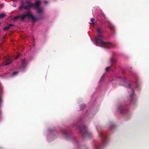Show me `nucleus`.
<instances>
[{"mask_svg": "<svg viewBox=\"0 0 149 149\" xmlns=\"http://www.w3.org/2000/svg\"><path fill=\"white\" fill-rule=\"evenodd\" d=\"M21 6L19 8V9H21L22 8H24L22 6L21 2Z\"/></svg>", "mask_w": 149, "mask_h": 149, "instance_id": "obj_23", "label": "nucleus"}, {"mask_svg": "<svg viewBox=\"0 0 149 149\" xmlns=\"http://www.w3.org/2000/svg\"><path fill=\"white\" fill-rule=\"evenodd\" d=\"M2 89L1 88V87L0 88V105L1 104L2 102L3 99L2 97Z\"/></svg>", "mask_w": 149, "mask_h": 149, "instance_id": "obj_9", "label": "nucleus"}, {"mask_svg": "<svg viewBox=\"0 0 149 149\" xmlns=\"http://www.w3.org/2000/svg\"><path fill=\"white\" fill-rule=\"evenodd\" d=\"M108 27L111 30H112L113 29V26H111L109 23L108 24Z\"/></svg>", "mask_w": 149, "mask_h": 149, "instance_id": "obj_15", "label": "nucleus"}, {"mask_svg": "<svg viewBox=\"0 0 149 149\" xmlns=\"http://www.w3.org/2000/svg\"><path fill=\"white\" fill-rule=\"evenodd\" d=\"M62 133L64 134V135H67L68 133V131L67 130H63L62 131Z\"/></svg>", "mask_w": 149, "mask_h": 149, "instance_id": "obj_13", "label": "nucleus"}, {"mask_svg": "<svg viewBox=\"0 0 149 149\" xmlns=\"http://www.w3.org/2000/svg\"><path fill=\"white\" fill-rule=\"evenodd\" d=\"M99 136L100 137H102L103 136V134L102 133H100L99 134Z\"/></svg>", "mask_w": 149, "mask_h": 149, "instance_id": "obj_20", "label": "nucleus"}, {"mask_svg": "<svg viewBox=\"0 0 149 149\" xmlns=\"http://www.w3.org/2000/svg\"><path fill=\"white\" fill-rule=\"evenodd\" d=\"M103 144L105 143V142H104V141H103Z\"/></svg>", "mask_w": 149, "mask_h": 149, "instance_id": "obj_27", "label": "nucleus"}, {"mask_svg": "<svg viewBox=\"0 0 149 149\" xmlns=\"http://www.w3.org/2000/svg\"><path fill=\"white\" fill-rule=\"evenodd\" d=\"M26 65V61L25 59L22 61V65L21 67V68H25Z\"/></svg>", "mask_w": 149, "mask_h": 149, "instance_id": "obj_7", "label": "nucleus"}, {"mask_svg": "<svg viewBox=\"0 0 149 149\" xmlns=\"http://www.w3.org/2000/svg\"><path fill=\"white\" fill-rule=\"evenodd\" d=\"M101 15L105 19L106 18V17L105 15L103 13H102L101 14Z\"/></svg>", "mask_w": 149, "mask_h": 149, "instance_id": "obj_19", "label": "nucleus"}, {"mask_svg": "<svg viewBox=\"0 0 149 149\" xmlns=\"http://www.w3.org/2000/svg\"><path fill=\"white\" fill-rule=\"evenodd\" d=\"M100 148H101L100 146H98L95 148V149H100Z\"/></svg>", "mask_w": 149, "mask_h": 149, "instance_id": "obj_22", "label": "nucleus"}, {"mask_svg": "<svg viewBox=\"0 0 149 149\" xmlns=\"http://www.w3.org/2000/svg\"><path fill=\"white\" fill-rule=\"evenodd\" d=\"M134 95V91H133V89H132V93H131V95H130V97L132 100L133 99Z\"/></svg>", "mask_w": 149, "mask_h": 149, "instance_id": "obj_11", "label": "nucleus"}, {"mask_svg": "<svg viewBox=\"0 0 149 149\" xmlns=\"http://www.w3.org/2000/svg\"><path fill=\"white\" fill-rule=\"evenodd\" d=\"M13 6L14 7H15L16 6V5H13Z\"/></svg>", "mask_w": 149, "mask_h": 149, "instance_id": "obj_26", "label": "nucleus"}, {"mask_svg": "<svg viewBox=\"0 0 149 149\" xmlns=\"http://www.w3.org/2000/svg\"><path fill=\"white\" fill-rule=\"evenodd\" d=\"M116 61V60L115 59L113 58H111L110 59V62L111 63V65H113L115 64Z\"/></svg>", "mask_w": 149, "mask_h": 149, "instance_id": "obj_10", "label": "nucleus"}, {"mask_svg": "<svg viewBox=\"0 0 149 149\" xmlns=\"http://www.w3.org/2000/svg\"><path fill=\"white\" fill-rule=\"evenodd\" d=\"M14 26V25L13 24H10L8 26H5L3 29L4 30H8L12 26Z\"/></svg>", "mask_w": 149, "mask_h": 149, "instance_id": "obj_8", "label": "nucleus"}, {"mask_svg": "<svg viewBox=\"0 0 149 149\" xmlns=\"http://www.w3.org/2000/svg\"><path fill=\"white\" fill-rule=\"evenodd\" d=\"M6 16V15L4 14H0V19L3 18Z\"/></svg>", "mask_w": 149, "mask_h": 149, "instance_id": "obj_14", "label": "nucleus"}, {"mask_svg": "<svg viewBox=\"0 0 149 149\" xmlns=\"http://www.w3.org/2000/svg\"><path fill=\"white\" fill-rule=\"evenodd\" d=\"M1 24V22H0V24Z\"/></svg>", "mask_w": 149, "mask_h": 149, "instance_id": "obj_28", "label": "nucleus"}, {"mask_svg": "<svg viewBox=\"0 0 149 149\" xmlns=\"http://www.w3.org/2000/svg\"><path fill=\"white\" fill-rule=\"evenodd\" d=\"M94 21L95 19L94 18H91V24L94 25L95 24Z\"/></svg>", "mask_w": 149, "mask_h": 149, "instance_id": "obj_16", "label": "nucleus"}, {"mask_svg": "<svg viewBox=\"0 0 149 149\" xmlns=\"http://www.w3.org/2000/svg\"><path fill=\"white\" fill-rule=\"evenodd\" d=\"M21 3L22 6L23 7L25 10H29L32 7H34L38 14L41 15L43 13V8L40 7L41 3L40 1H37L34 4L29 1L26 0L25 3L21 1Z\"/></svg>", "mask_w": 149, "mask_h": 149, "instance_id": "obj_1", "label": "nucleus"}, {"mask_svg": "<svg viewBox=\"0 0 149 149\" xmlns=\"http://www.w3.org/2000/svg\"><path fill=\"white\" fill-rule=\"evenodd\" d=\"M112 127H114V126L113 125L111 126L110 127V128L111 129L112 128Z\"/></svg>", "mask_w": 149, "mask_h": 149, "instance_id": "obj_25", "label": "nucleus"}, {"mask_svg": "<svg viewBox=\"0 0 149 149\" xmlns=\"http://www.w3.org/2000/svg\"><path fill=\"white\" fill-rule=\"evenodd\" d=\"M118 108L122 114L125 113L126 112H127V111L126 110L123 109L121 105H118Z\"/></svg>", "mask_w": 149, "mask_h": 149, "instance_id": "obj_6", "label": "nucleus"}, {"mask_svg": "<svg viewBox=\"0 0 149 149\" xmlns=\"http://www.w3.org/2000/svg\"><path fill=\"white\" fill-rule=\"evenodd\" d=\"M27 17L28 18L30 17L34 21H37L43 17L41 16L38 18L35 17L31 12L28 11L26 14H23V15H18L15 17L13 18V20L14 21H16L17 19H20L22 21H23Z\"/></svg>", "mask_w": 149, "mask_h": 149, "instance_id": "obj_3", "label": "nucleus"}, {"mask_svg": "<svg viewBox=\"0 0 149 149\" xmlns=\"http://www.w3.org/2000/svg\"><path fill=\"white\" fill-rule=\"evenodd\" d=\"M86 105L84 104H82L80 105V110H83L84 109Z\"/></svg>", "mask_w": 149, "mask_h": 149, "instance_id": "obj_12", "label": "nucleus"}, {"mask_svg": "<svg viewBox=\"0 0 149 149\" xmlns=\"http://www.w3.org/2000/svg\"><path fill=\"white\" fill-rule=\"evenodd\" d=\"M97 35L95 38V43L98 45L103 48H109L113 47V45L111 43L103 41L102 39H103L102 32L101 29L97 28Z\"/></svg>", "mask_w": 149, "mask_h": 149, "instance_id": "obj_2", "label": "nucleus"}, {"mask_svg": "<svg viewBox=\"0 0 149 149\" xmlns=\"http://www.w3.org/2000/svg\"><path fill=\"white\" fill-rule=\"evenodd\" d=\"M76 126L80 130V133L81 134L83 138H91L92 136V134L87 131L85 125L83 124L79 125L77 124Z\"/></svg>", "mask_w": 149, "mask_h": 149, "instance_id": "obj_4", "label": "nucleus"}, {"mask_svg": "<svg viewBox=\"0 0 149 149\" xmlns=\"http://www.w3.org/2000/svg\"><path fill=\"white\" fill-rule=\"evenodd\" d=\"M110 67H107L106 68V72H108L110 70Z\"/></svg>", "mask_w": 149, "mask_h": 149, "instance_id": "obj_17", "label": "nucleus"}, {"mask_svg": "<svg viewBox=\"0 0 149 149\" xmlns=\"http://www.w3.org/2000/svg\"><path fill=\"white\" fill-rule=\"evenodd\" d=\"M17 73H18L17 72H16V71L14 72L13 73L12 75L13 76H15V75L17 74Z\"/></svg>", "mask_w": 149, "mask_h": 149, "instance_id": "obj_18", "label": "nucleus"}, {"mask_svg": "<svg viewBox=\"0 0 149 149\" xmlns=\"http://www.w3.org/2000/svg\"><path fill=\"white\" fill-rule=\"evenodd\" d=\"M19 56H20V55H19V54H18V56H17L16 57V58H15V59H16L17 58H18V57H19Z\"/></svg>", "mask_w": 149, "mask_h": 149, "instance_id": "obj_24", "label": "nucleus"}, {"mask_svg": "<svg viewBox=\"0 0 149 149\" xmlns=\"http://www.w3.org/2000/svg\"><path fill=\"white\" fill-rule=\"evenodd\" d=\"M12 62V61L9 58H6L5 61L3 62L2 64L3 65H8Z\"/></svg>", "mask_w": 149, "mask_h": 149, "instance_id": "obj_5", "label": "nucleus"}, {"mask_svg": "<svg viewBox=\"0 0 149 149\" xmlns=\"http://www.w3.org/2000/svg\"><path fill=\"white\" fill-rule=\"evenodd\" d=\"M131 85L130 84H128V86H127V88H130L131 87Z\"/></svg>", "mask_w": 149, "mask_h": 149, "instance_id": "obj_21", "label": "nucleus"}]
</instances>
